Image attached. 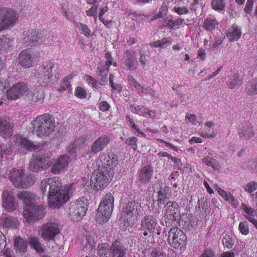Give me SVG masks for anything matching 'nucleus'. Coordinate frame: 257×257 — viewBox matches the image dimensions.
Listing matches in <instances>:
<instances>
[{
	"mask_svg": "<svg viewBox=\"0 0 257 257\" xmlns=\"http://www.w3.org/2000/svg\"><path fill=\"white\" fill-rule=\"evenodd\" d=\"M49 183V204L54 207H60L69 200L68 191L62 189L61 179L58 177L48 178Z\"/></svg>",
	"mask_w": 257,
	"mask_h": 257,
	"instance_id": "nucleus-1",
	"label": "nucleus"
},
{
	"mask_svg": "<svg viewBox=\"0 0 257 257\" xmlns=\"http://www.w3.org/2000/svg\"><path fill=\"white\" fill-rule=\"evenodd\" d=\"M33 132L41 138H46L54 131L56 122L54 117L45 113L38 116L32 122Z\"/></svg>",
	"mask_w": 257,
	"mask_h": 257,
	"instance_id": "nucleus-2",
	"label": "nucleus"
},
{
	"mask_svg": "<svg viewBox=\"0 0 257 257\" xmlns=\"http://www.w3.org/2000/svg\"><path fill=\"white\" fill-rule=\"evenodd\" d=\"M57 68L52 63L45 62L37 69L35 77L37 82L42 85L51 83L56 78Z\"/></svg>",
	"mask_w": 257,
	"mask_h": 257,
	"instance_id": "nucleus-3",
	"label": "nucleus"
},
{
	"mask_svg": "<svg viewBox=\"0 0 257 257\" xmlns=\"http://www.w3.org/2000/svg\"><path fill=\"white\" fill-rule=\"evenodd\" d=\"M112 174L104 167L99 166L91 177L90 183L94 184V189L97 191L105 188L110 182Z\"/></svg>",
	"mask_w": 257,
	"mask_h": 257,
	"instance_id": "nucleus-4",
	"label": "nucleus"
},
{
	"mask_svg": "<svg viewBox=\"0 0 257 257\" xmlns=\"http://www.w3.org/2000/svg\"><path fill=\"white\" fill-rule=\"evenodd\" d=\"M114 197L110 193H106L103 197L96 214L97 218L102 219L103 222L108 220L113 208Z\"/></svg>",
	"mask_w": 257,
	"mask_h": 257,
	"instance_id": "nucleus-5",
	"label": "nucleus"
},
{
	"mask_svg": "<svg viewBox=\"0 0 257 257\" xmlns=\"http://www.w3.org/2000/svg\"><path fill=\"white\" fill-rule=\"evenodd\" d=\"M87 206L88 200L85 197H81L71 204L69 214L71 219L77 221L80 220L85 215Z\"/></svg>",
	"mask_w": 257,
	"mask_h": 257,
	"instance_id": "nucleus-6",
	"label": "nucleus"
},
{
	"mask_svg": "<svg viewBox=\"0 0 257 257\" xmlns=\"http://www.w3.org/2000/svg\"><path fill=\"white\" fill-rule=\"evenodd\" d=\"M18 15L14 10L7 8H0V32L14 25L17 19Z\"/></svg>",
	"mask_w": 257,
	"mask_h": 257,
	"instance_id": "nucleus-7",
	"label": "nucleus"
},
{
	"mask_svg": "<svg viewBox=\"0 0 257 257\" xmlns=\"http://www.w3.org/2000/svg\"><path fill=\"white\" fill-rule=\"evenodd\" d=\"M169 243L175 248L181 250L185 248L186 236L183 232L178 228H172L169 232Z\"/></svg>",
	"mask_w": 257,
	"mask_h": 257,
	"instance_id": "nucleus-8",
	"label": "nucleus"
},
{
	"mask_svg": "<svg viewBox=\"0 0 257 257\" xmlns=\"http://www.w3.org/2000/svg\"><path fill=\"white\" fill-rule=\"evenodd\" d=\"M51 154L49 153L43 154L42 156H33L29 164V168L31 171L35 172H40L46 170L51 166V163L49 160Z\"/></svg>",
	"mask_w": 257,
	"mask_h": 257,
	"instance_id": "nucleus-9",
	"label": "nucleus"
},
{
	"mask_svg": "<svg viewBox=\"0 0 257 257\" xmlns=\"http://www.w3.org/2000/svg\"><path fill=\"white\" fill-rule=\"evenodd\" d=\"M40 57V53L31 49L23 50L19 55L21 65L26 68H29L37 63Z\"/></svg>",
	"mask_w": 257,
	"mask_h": 257,
	"instance_id": "nucleus-10",
	"label": "nucleus"
},
{
	"mask_svg": "<svg viewBox=\"0 0 257 257\" xmlns=\"http://www.w3.org/2000/svg\"><path fill=\"white\" fill-rule=\"evenodd\" d=\"M157 226V220L152 215L145 216L141 220L140 229L139 230L140 234H143L145 236L153 235Z\"/></svg>",
	"mask_w": 257,
	"mask_h": 257,
	"instance_id": "nucleus-11",
	"label": "nucleus"
},
{
	"mask_svg": "<svg viewBox=\"0 0 257 257\" xmlns=\"http://www.w3.org/2000/svg\"><path fill=\"white\" fill-rule=\"evenodd\" d=\"M2 207L7 212H13L19 207L18 201L16 199L13 192L5 190L2 194Z\"/></svg>",
	"mask_w": 257,
	"mask_h": 257,
	"instance_id": "nucleus-12",
	"label": "nucleus"
},
{
	"mask_svg": "<svg viewBox=\"0 0 257 257\" xmlns=\"http://www.w3.org/2000/svg\"><path fill=\"white\" fill-rule=\"evenodd\" d=\"M40 231L42 237L46 240L54 239L60 232L59 225L57 223L49 222L45 223L41 227Z\"/></svg>",
	"mask_w": 257,
	"mask_h": 257,
	"instance_id": "nucleus-13",
	"label": "nucleus"
},
{
	"mask_svg": "<svg viewBox=\"0 0 257 257\" xmlns=\"http://www.w3.org/2000/svg\"><path fill=\"white\" fill-rule=\"evenodd\" d=\"M43 207L33 204L24 207L23 215L29 221H31L41 218L43 216Z\"/></svg>",
	"mask_w": 257,
	"mask_h": 257,
	"instance_id": "nucleus-14",
	"label": "nucleus"
},
{
	"mask_svg": "<svg viewBox=\"0 0 257 257\" xmlns=\"http://www.w3.org/2000/svg\"><path fill=\"white\" fill-rule=\"evenodd\" d=\"M165 212L164 218L166 224L170 220L176 221L180 216L178 204L174 201L168 202L165 206Z\"/></svg>",
	"mask_w": 257,
	"mask_h": 257,
	"instance_id": "nucleus-15",
	"label": "nucleus"
},
{
	"mask_svg": "<svg viewBox=\"0 0 257 257\" xmlns=\"http://www.w3.org/2000/svg\"><path fill=\"white\" fill-rule=\"evenodd\" d=\"M28 89L29 88L25 83L18 82L14 84L7 91V98L11 100L20 98L28 91Z\"/></svg>",
	"mask_w": 257,
	"mask_h": 257,
	"instance_id": "nucleus-16",
	"label": "nucleus"
},
{
	"mask_svg": "<svg viewBox=\"0 0 257 257\" xmlns=\"http://www.w3.org/2000/svg\"><path fill=\"white\" fill-rule=\"evenodd\" d=\"M99 159L102 163L100 167L105 168L110 173L112 169L117 165V157L113 153L102 154L100 155Z\"/></svg>",
	"mask_w": 257,
	"mask_h": 257,
	"instance_id": "nucleus-17",
	"label": "nucleus"
},
{
	"mask_svg": "<svg viewBox=\"0 0 257 257\" xmlns=\"http://www.w3.org/2000/svg\"><path fill=\"white\" fill-rule=\"evenodd\" d=\"M70 158L66 155L58 157L52 166L50 171L53 174H59L65 169L71 162Z\"/></svg>",
	"mask_w": 257,
	"mask_h": 257,
	"instance_id": "nucleus-18",
	"label": "nucleus"
},
{
	"mask_svg": "<svg viewBox=\"0 0 257 257\" xmlns=\"http://www.w3.org/2000/svg\"><path fill=\"white\" fill-rule=\"evenodd\" d=\"M143 211V208L141 203L134 200L129 202L124 208V214L127 216V219H131L134 216H137Z\"/></svg>",
	"mask_w": 257,
	"mask_h": 257,
	"instance_id": "nucleus-19",
	"label": "nucleus"
},
{
	"mask_svg": "<svg viewBox=\"0 0 257 257\" xmlns=\"http://www.w3.org/2000/svg\"><path fill=\"white\" fill-rule=\"evenodd\" d=\"M24 41L28 45H35L46 43V35L44 31L32 32L24 39Z\"/></svg>",
	"mask_w": 257,
	"mask_h": 257,
	"instance_id": "nucleus-20",
	"label": "nucleus"
},
{
	"mask_svg": "<svg viewBox=\"0 0 257 257\" xmlns=\"http://www.w3.org/2000/svg\"><path fill=\"white\" fill-rule=\"evenodd\" d=\"M123 64L124 65V68L127 70L134 71L136 69L138 63L135 53L131 51L125 52L123 55Z\"/></svg>",
	"mask_w": 257,
	"mask_h": 257,
	"instance_id": "nucleus-21",
	"label": "nucleus"
},
{
	"mask_svg": "<svg viewBox=\"0 0 257 257\" xmlns=\"http://www.w3.org/2000/svg\"><path fill=\"white\" fill-rule=\"evenodd\" d=\"M13 123L9 118L0 117V136L3 138H9L13 133Z\"/></svg>",
	"mask_w": 257,
	"mask_h": 257,
	"instance_id": "nucleus-22",
	"label": "nucleus"
},
{
	"mask_svg": "<svg viewBox=\"0 0 257 257\" xmlns=\"http://www.w3.org/2000/svg\"><path fill=\"white\" fill-rule=\"evenodd\" d=\"M153 167L150 165L143 167L139 172V180L144 184L148 183L153 178Z\"/></svg>",
	"mask_w": 257,
	"mask_h": 257,
	"instance_id": "nucleus-23",
	"label": "nucleus"
},
{
	"mask_svg": "<svg viewBox=\"0 0 257 257\" xmlns=\"http://www.w3.org/2000/svg\"><path fill=\"white\" fill-rule=\"evenodd\" d=\"M109 142L110 139L106 135L98 138L91 146V152L95 154L103 150Z\"/></svg>",
	"mask_w": 257,
	"mask_h": 257,
	"instance_id": "nucleus-24",
	"label": "nucleus"
},
{
	"mask_svg": "<svg viewBox=\"0 0 257 257\" xmlns=\"http://www.w3.org/2000/svg\"><path fill=\"white\" fill-rule=\"evenodd\" d=\"M18 198L23 201L25 206H27L33 205L37 196L30 191H23L18 194Z\"/></svg>",
	"mask_w": 257,
	"mask_h": 257,
	"instance_id": "nucleus-25",
	"label": "nucleus"
},
{
	"mask_svg": "<svg viewBox=\"0 0 257 257\" xmlns=\"http://www.w3.org/2000/svg\"><path fill=\"white\" fill-rule=\"evenodd\" d=\"M111 257H127L126 249L119 243L114 242L110 246Z\"/></svg>",
	"mask_w": 257,
	"mask_h": 257,
	"instance_id": "nucleus-26",
	"label": "nucleus"
},
{
	"mask_svg": "<svg viewBox=\"0 0 257 257\" xmlns=\"http://www.w3.org/2000/svg\"><path fill=\"white\" fill-rule=\"evenodd\" d=\"M24 174L23 170L13 169L10 171L9 178L15 187H18Z\"/></svg>",
	"mask_w": 257,
	"mask_h": 257,
	"instance_id": "nucleus-27",
	"label": "nucleus"
},
{
	"mask_svg": "<svg viewBox=\"0 0 257 257\" xmlns=\"http://www.w3.org/2000/svg\"><path fill=\"white\" fill-rule=\"evenodd\" d=\"M26 96L29 101L33 104H41L44 98L43 94L36 89L29 91Z\"/></svg>",
	"mask_w": 257,
	"mask_h": 257,
	"instance_id": "nucleus-28",
	"label": "nucleus"
},
{
	"mask_svg": "<svg viewBox=\"0 0 257 257\" xmlns=\"http://www.w3.org/2000/svg\"><path fill=\"white\" fill-rule=\"evenodd\" d=\"M242 83V78L240 77L238 72H234L226 82V85L228 88L232 89L239 87Z\"/></svg>",
	"mask_w": 257,
	"mask_h": 257,
	"instance_id": "nucleus-29",
	"label": "nucleus"
},
{
	"mask_svg": "<svg viewBox=\"0 0 257 257\" xmlns=\"http://www.w3.org/2000/svg\"><path fill=\"white\" fill-rule=\"evenodd\" d=\"M158 194V201L161 204H164L167 200L169 199L172 195L171 191L167 186L161 188Z\"/></svg>",
	"mask_w": 257,
	"mask_h": 257,
	"instance_id": "nucleus-30",
	"label": "nucleus"
},
{
	"mask_svg": "<svg viewBox=\"0 0 257 257\" xmlns=\"http://www.w3.org/2000/svg\"><path fill=\"white\" fill-rule=\"evenodd\" d=\"M18 224L17 219L7 216L6 214L3 215L0 221V225H3L5 228H16Z\"/></svg>",
	"mask_w": 257,
	"mask_h": 257,
	"instance_id": "nucleus-31",
	"label": "nucleus"
},
{
	"mask_svg": "<svg viewBox=\"0 0 257 257\" xmlns=\"http://www.w3.org/2000/svg\"><path fill=\"white\" fill-rule=\"evenodd\" d=\"M98 80L99 85H104L107 82V76L109 72V69L104 68L102 65H98Z\"/></svg>",
	"mask_w": 257,
	"mask_h": 257,
	"instance_id": "nucleus-32",
	"label": "nucleus"
},
{
	"mask_svg": "<svg viewBox=\"0 0 257 257\" xmlns=\"http://www.w3.org/2000/svg\"><path fill=\"white\" fill-rule=\"evenodd\" d=\"M240 137H243L246 139H249L253 137L255 133L252 129V126L249 124H245L239 127Z\"/></svg>",
	"mask_w": 257,
	"mask_h": 257,
	"instance_id": "nucleus-33",
	"label": "nucleus"
},
{
	"mask_svg": "<svg viewBox=\"0 0 257 257\" xmlns=\"http://www.w3.org/2000/svg\"><path fill=\"white\" fill-rule=\"evenodd\" d=\"M216 190L218 193L226 201L232 203L234 207L237 205V201L230 193H227L220 188L217 187Z\"/></svg>",
	"mask_w": 257,
	"mask_h": 257,
	"instance_id": "nucleus-34",
	"label": "nucleus"
},
{
	"mask_svg": "<svg viewBox=\"0 0 257 257\" xmlns=\"http://www.w3.org/2000/svg\"><path fill=\"white\" fill-rule=\"evenodd\" d=\"M97 253L100 257H111L110 246L107 243L99 244L97 246Z\"/></svg>",
	"mask_w": 257,
	"mask_h": 257,
	"instance_id": "nucleus-35",
	"label": "nucleus"
},
{
	"mask_svg": "<svg viewBox=\"0 0 257 257\" xmlns=\"http://www.w3.org/2000/svg\"><path fill=\"white\" fill-rule=\"evenodd\" d=\"M230 41H236L241 36L240 30L236 26H233L231 29L229 30L226 35Z\"/></svg>",
	"mask_w": 257,
	"mask_h": 257,
	"instance_id": "nucleus-36",
	"label": "nucleus"
},
{
	"mask_svg": "<svg viewBox=\"0 0 257 257\" xmlns=\"http://www.w3.org/2000/svg\"><path fill=\"white\" fill-rule=\"evenodd\" d=\"M28 242L29 243L31 247L35 249L37 252H43V245L39 241L37 237H29L28 240Z\"/></svg>",
	"mask_w": 257,
	"mask_h": 257,
	"instance_id": "nucleus-37",
	"label": "nucleus"
},
{
	"mask_svg": "<svg viewBox=\"0 0 257 257\" xmlns=\"http://www.w3.org/2000/svg\"><path fill=\"white\" fill-rule=\"evenodd\" d=\"M16 143L23 147L30 150L36 149V147L34 143L30 140L21 137H18L16 140Z\"/></svg>",
	"mask_w": 257,
	"mask_h": 257,
	"instance_id": "nucleus-38",
	"label": "nucleus"
},
{
	"mask_svg": "<svg viewBox=\"0 0 257 257\" xmlns=\"http://www.w3.org/2000/svg\"><path fill=\"white\" fill-rule=\"evenodd\" d=\"M245 90L249 95L257 94V79H253L247 82Z\"/></svg>",
	"mask_w": 257,
	"mask_h": 257,
	"instance_id": "nucleus-39",
	"label": "nucleus"
},
{
	"mask_svg": "<svg viewBox=\"0 0 257 257\" xmlns=\"http://www.w3.org/2000/svg\"><path fill=\"white\" fill-rule=\"evenodd\" d=\"M34 183L33 177L30 175L24 174L22 180L20 182L17 188H27L31 187Z\"/></svg>",
	"mask_w": 257,
	"mask_h": 257,
	"instance_id": "nucleus-40",
	"label": "nucleus"
},
{
	"mask_svg": "<svg viewBox=\"0 0 257 257\" xmlns=\"http://www.w3.org/2000/svg\"><path fill=\"white\" fill-rule=\"evenodd\" d=\"M27 247V243L22 238L18 237L15 239V248L17 251L24 252L26 250Z\"/></svg>",
	"mask_w": 257,
	"mask_h": 257,
	"instance_id": "nucleus-41",
	"label": "nucleus"
},
{
	"mask_svg": "<svg viewBox=\"0 0 257 257\" xmlns=\"http://www.w3.org/2000/svg\"><path fill=\"white\" fill-rule=\"evenodd\" d=\"M13 40L6 36L0 37V50H6L11 47L13 44Z\"/></svg>",
	"mask_w": 257,
	"mask_h": 257,
	"instance_id": "nucleus-42",
	"label": "nucleus"
},
{
	"mask_svg": "<svg viewBox=\"0 0 257 257\" xmlns=\"http://www.w3.org/2000/svg\"><path fill=\"white\" fill-rule=\"evenodd\" d=\"M217 25V22L215 19L209 18L205 20L204 27L206 30L211 31L214 30Z\"/></svg>",
	"mask_w": 257,
	"mask_h": 257,
	"instance_id": "nucleus-43",
	"label": "nucleus"
},
{
	"mask_svg": "<svg viewBox=\"0 0 257 257\" xmlns=\"http://www.w3.org/2000/svg\"><path fill=\"white\" fill-rule=\"evenodd\" d=\"M171 41L172 40L170 38H164L161 40L153 42L151 44V46L155 47L164 48L166 47Z\"/></svg>",
	"mask_w": 257,
	"mask_h": 257,
	"instance_id": "nucleus-44",
	"label": "nucleus"
},
{
	"mask_svg": "<svg viewBox=\"0 0 257 257\" xmlns=\"http://www.w3.org/2000/svg\"><path fill=\"white\" fill-rule=\"evenodd\" d=\"M59 91H66L70 94H72V88L69 81L63 80L61 82L60 87L58 89Z\"/></svg>",
	"mask_w": 257,
	"mask_h": 257,
	"instance_id": "nucleus-45",
	"label": "nucleus"
},
{
	"mask_svg": "<svg viewBox=\"0 0 257 257\" xmlns=\"http://www.w3.org/2000/svg\"><path fill=\"white\" fill-rule=\"evenodd\" d=\"M48 178H46L44 180H43L40 183V189L41 192L42 193V194L45 195H49V197H50V192H49V183L47 181Z\"/></svg>",
	"mask_w": 257,
	"mask_h": 257,
	"instance_id": "nucleus-46",
	"label": "nucleus"
},
{
	"mask_svg": "<svg viewBox=\"0 0 257 257\" xmlns=\"http://www.w3.org/2000/svg\"><path fill=\"white\" fill-rule=\"evenodd\" d=\"M225 0H212L211 6L216 11H222L225 5Z\"/></svg>",
	"mask_w": 257,
	"mask_h": 257,
	"instance_id": "nucleus-47",
	"label": "nucleus"
},
{
	"mask_svg": "<svg viewBox=\"0 0 257 257\" xmlns=\"http://www.w3.org/2000/svg\"><path fill=\"white\" fill-rule=\"evenodd\" d=\"M202 161L206 165L211 167L214 169H217L218 165H216V160L210 157H206L202 159Z\"/></svg>",
	"mask_w": 257,
	"mask_h": 257,
	"instance_id": "nucleus-48",
	"label": "nucleus"
},
{
	"mask_svg": "<svg viewBox=\"0 0 257 257\" xmlns=\"http://www.w3.org/2000/svg\"><path fill=\"white\" fill-rule=\"evenodd\" d=\"M199 208H201L205 212H208V207L210 203L208 201L207 199L205 197L201 198L198 201Z\"/></svg>",
	"mask_w": 257,
	"mask_h": 257,
	"instance_id": "nucleus-49",
	"label": "nucleus"
},
{
	"mask_svg": "<svg viewBox=\"0 0 257 257\" xmlns=\"http://www.w3.org/2000/svg\"><path fill=\"white\" fill-rule=\"evenodd\" d=\"M248 223L246 221H241L239 223L238 229L243 235H247L249 232Z\"/></svg>",
	"mask_w": 257,
	"mask_h": 257,
	"instance_id": "nucleus-50",
	"label": "nucleus"
},
{
	"mask_svg": "<svg viewBox=\"0 0 257 257\" xmlns=\"http://www.w3.org/2000/svg\"><path fill=\"white\" fill-rule=\"evenodd\" d=\"M78 28L80 30L81 34H84L87 37L90 36L91 31L86 25L79 23L78 24Z\"/></svg>",
	"mask_w": 257,
	"mask_h": 257,
	"instance_id": "nucleus-51",
	"label": "nucleus"
},
{
	"mask_svg": "<svg viewBox=\"0 0 257 257\" xmlns=\"http://www.w3.org/2000/svg\"><path fill=\"white\" fill-rule=\"evenodd\" d=\"M244 189L248 193H251L257 189V182L255 181L249 182L244 187Z\"/></svg>",
	"mask_w": 257,
	"mask_h": 257,
	"instance_id": "nucleus-52",
	"label": "nucleus"
},
{
	"mask_svg": "<svg viewBox=\"0 0 257 257\" xmlns=\"http://www.w3.org/2000/svg\"><path fill=\"white\" fill-rule=\"evenodd\" d=\"M242 209L244 212L246 214L245 216L252 217L254 216L256 214V210L252 208L246 206L245 204L242 205Z\"/></svg>",
	"mask_w": 257,
	"mask_h": 257,
	"instance_id": "nucleus-53",
	"label": "nucleus"
},
{
	"mask_svg": "<svg viewBox=\"0 0 257 257\" xmlns=\"http://www.w3.org/2000/svg\"><path fill=\"white\" fill-rule=\"evenodd\" d=\"M222 242L223 245L227 247L230 248L233 245V240L230 235L226 234L222 239Z\"/></svg>",
	"mask_w": 257,
	"mask_h": 257,
	"instance_id": "nucleus-54",
	"label": "nucleus"
},
{
	"mask_svg": "<svg viewBox=\"0 0 257 257\" xmlns=\"http://www.w3.org/2000/svg\"><path fill=\"white\" fill-rule=\"evenodd\" d=\"M137 142V139L135 137H132L127 138L125 141V143L131 146L134 150H136L138 148Z\"/></svg>",
	"mask_w": 257,
	"mask_h": 257,
	"instance_id": "nucleus-55",
	"label": "nucleus"
},
{
	"mask_svg": "<svg viewBox=\"0 0 257 257\" xmlns=\"http://www.w3.org/2000/svg\"><path fill=\"white\" fill-rule=\"evenodd\" d=\"M94 6L91 7L90 9H89L87 12V15L90 17L93 16L94 17L95 21L96 22L97 20V10L98 7V4H93Z\"/></svg>",
	"mask_w": 257,
	"mask_h": 257,
	"instance_id": "nucleus-56",
	"label": "nucleus"
},
{
	"mask_svg": "<svg viewBox=\"0 0 257 257\" xmlns=\"http://www.w3.org/2000/svg\"><path fill=\"white\" fill-rule=\"evenodd\" d=\"M75 95L80 98H85L87 96L85 90L80 87H76Z\"/></svg>",
	"mask_w": 257,
	"mask_h": 257,
	"instance_id": "nucleus-57",
	"label": "nucleus"
},
{
	"mask_svg": "<svg viewBox=\"0 0 257 257\" xmlns=\"http://www.w3.org/2000/svg\"><path fill=\"white\" fill-rule=\"evenodd\" d=\"M114 78V76L112 74H110L109 75V82L111 85V87L113 89L117 90L118 92H119L121 90V87L120 85L116 84H114L113 82V79Z\"/></svg>",
	"mask_w": 257,
	"mask_h": 257,
	"instance_id": "nucleus-58",
	"label": "nucleus"
},
{
	"mask_svg": "<svg viewBox=\"0 0 257 257\" xmlns=\"http://www.w3.org/2000/svg\"><path fill=\"white\" fill-rule=\"evenodd\" d=\"M255 0H247L244 8V11L246 13L249 14L252 10L253 3Z\"/></svg>",
	"mask_w": 257,
	"mask_h": 257,
	"instance_id": "nucleus-59",
	"label": "nucleus"
},
{
	"mask_svg": "<svg viewBox=\"0 0 257 257\" xmlns=\"http://www.w3.org/2000/svg\"><path fill=\"white\" fill-rule=\"evenodd\" d=\"M63 15L68 19H71L72 15L69 12V9L68 6L64 5L62 7Z\"/></svg>",
	"mask_w": 257,
	"mask_h": 257,
	"instance_id": "nucleus-60",
	"label": "nucleus"
},
{
	"mask_svg": "<svg viewBox=\"0 0 257 257\" xmlns=\"http://www.w3.org/2000/svg\"><path fill=\"white\" fill-rule=\"evenodd\" d=\"M165 11V9H164L163 7H161L160 9L159 12L154 16L153 18H152V20H156L158 18L164 17V16L166 15Z\"/></svg>",
	"mask_w": 257,
	"mask_h": 257,
	"instance_id": "nucleus-61",
	"label": "nucleus"
},
{
	"mask_svg": "<svg viewBox=\"0 0 257 257\" xmlns=\"http://www.w3.org/2000/svg\"><path fill=\"white\" fill-rule=\"evenodd\" d=\"M200 257H215L213 251L211 249H205Z\"/></svg>",
	"mask_w": 257,
	"mask_h": 257,
	"instance_id": "nucleus-62",
	"label": "nucleus"
},
{
	"mask_svg": "<svg viewBox=\"0 0 257 257\" xmlns=\"http://www.w3.org/2000/svg\"><path fill=\"white\" fill-rule=\"evenodd\" d=\"M127 79L130 84L134 86L136 89H138V87H141V85L136 81L133 76L129 75L127 77Z\"/></svg>",
	"mask_w": 257,
	"mask_h": 257,
	"instance_id": "nucleus-63",
	"label": "nucleus"
},
{
	"mask_svg": "<svg viewBox=\"0 0 257 257\" xmlns=\"http://www.w3.org/2000/svg\"><path fill=\"white\" fill-rule=\"evenodd\" d=\"M109 104L105 101H101L99 103V108L102 111H106L109 108Z\"/></svg>",
	"mask_w": 257,
	"mask_h": 257,
	"instance_id": "nucleus-64",
	"label": "nucleus"
}]
</instances>
